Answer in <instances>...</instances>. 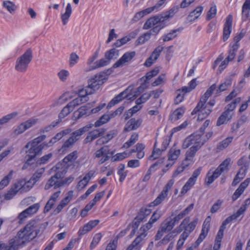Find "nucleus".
I'll return each mask as SVG.
<instances>
[{"instance_id": "f257e3e1", "label": "nucleus", "mask_w": 250, "mask_h": 250, "mask_svg": "<svg viewBox=\"0 0 250 250\" xmlns=\"http://www.w3.org/2000/svg\"><path fill=\"white\" fill-rule=\"evenodd\" d=\"M41 226L39 222L35 220L31 221L22 229L18 232L16 238L19 241L21 240V243L33 240L40 232Z\"/></svg>"}, {"instance_id": "f03ea898", "label": "nucleus", "mask_w": 250, "mask_h": 250, "mask_svg": "<svg viewBox=\"0 0 250 250\" xmlns=\"http://www.w3.org/2000/svg\"><path fill=\"white\" fill-rule=\"evenodd\" d=\"M216 89V85L212 84L207 90L204 95L201 98L197 106L192 111L191 114L194 115L198 113V120L202 121L206 118L211 112V109L208 108L207 105H205L208 99L211 96L213 91Z\"/></svg>"}, {"instance_id": "7ed1b4c3", "label": "nucleus", "mask_w": 250, "mask_h": 250, "mask_svg": "<svg viewBox=\"0 0 250 250\" xmlns=\"http://www.w3.org/2000/svg\"><path fill=\"white\" fill-rule=\"evenodd\" d=\"M45 138V135L39 136L31 142H29L25 146V147L26 148L30 147L28 154L26 156V165H32L33 163L32 162V161L35 156L40 153L44 146H48V145L45 143L40 144Z\"/></svg>"}, {"instance_id": "20e7f679", "label": "nucleus", "mask_w": 250, "mask_h": 250, "mask_svg": "<svg viewBox=\"0 0 250 250\" xmlns=\"http://www.w3.org/2000/svg\"><path fill=\"white\" fill-rule=\"evenodd\" d=\"M66 172V171L64 169L57 171L54 175L51 176L47 181L44 186V189L48 190L51 188H53L54 189H56L64 185H68L72 183L74 179V177L72 176L64 179H62Z\"/></svg>"}, {"instance_id": "39448f33", "label": "nucleus", "mask_w": 250, "mask_h": 250, "mask_svg": "<svg viewBox=\"0 0 250 250\" xmlns=\"http://www.w3.org/2000/svg\"><path fill=\"white\" fill-rule=\"evenodd\" d=\"M93 126V125L89 124L73 132L69 138L64 142L62 146L58 150L59 152L62 154L67 152L69 149L72 147L76 142L81 138V136Z\"/></svg>"}, {"instance_id": "423d86ee", "label": "nucleus", "mask_w": 250, "mask_h": 250, "mask_svg": "<svg viewBox=\"0 0 250 250\" xmlns=\"http://www.w3.org/2000/svg\"><path fill=\"white\" fill-rule=\"evenodd\" d=\"M32 58V51L29 48L17 58L15 66V70L20 73L25 72Z\"/></svg>"}, {"instance_id": "0eeeda50", "label": "nucleus", "mask_w": 250, "mask_h": 250, "mask_svg": "<svg viewBox=\"0 0 250 250\" xmlns=\"http://www.w3.org/2000/svg\"><path fill=\"white\" fill-rule=\"evenodd\" d=\"M189 217H188L185 218L181 222L180 225L175 229L173 232L179 233L184 229L185 231L183 232H187L188 236L189 234L194 229L197 224V220H196L190 223H189Z\"/></svg>"}, {"instance_id": "6e6552de", "label": "nucleus", "mask_w": 250, "mask_h": 250, "mask_svg": "<svg viewBox=\"0 0 250 250\" xmlns=\"http://www.w3.org/2000/svg\"><path fill=\"white\" fill-rule=\"evenodd\" d=\"M106 79V75L104 73L96 74L88 81L87 87L93 92L99 89Z\"/></svg>"}, {"instance_id": "1a4fd4ad", "label": "nucleus", "mask_w": 250, "mask_h": 250, "mask_svg": "<svg viewBox=\"0 0 250 250\" xmlns=\"http://www.w3.org/2000/svg\"><path fill=\"white\" fill-rule=\"evenodd\" d=\"M205 141L202 140L201 135L193 134L188 137L183 144V148H187L192 146L200 148L205 143Z\"/></svg>"}, {"instance_id": "9d476101", "label": "nucleus", "mask_w": 250, "mask_h": 250, "mask_svg": "<svg viewBox=\"0 0 250 250\" xmlns=\"http://www.w3.org/2000/svg\"><path fill=\"white\" fill-rule=\"evenodd\" d=\"M174 182V181L173 180H170L165 186L161 193L156 198V199L149 204V207H155L160 204L162 201L164 200V199L167 197V193L172 187Z\"/></svg>"}, {"instance_id": "9b49d317", "label": "nucleus", "mask_w": 250, "mask_h": 250, "mask_svg": "<svg viewBox=\"0 0 250 250\" xmlns=\"http://www.w3.org/2000/svg\"><path fill=\"white\" fill-rule=\"evenodd\" d=\"M173 224L168 218L166 219L163 222L155 236V240H160L165 233L171 230L174 228Z\"/></svg>"}, {"instance_id": "f8f14e48", "label": "nucleus", "mask_w": 250, "mask_h": 250, "mask_svg": "<svg viewBox=\"0 0 250 250\" xmlns=\"http://www.w3.org/2000/svg\"><path fill=\"white\" fill-rule=\"evenodd\" d=\"M168 19V16L164 15L162 14L160 15L156 16L153 17H151L148 19L146 21L145 23L143 29H148L152 27V26L161 22H163L165 20Z\"/></svg>"}, {"instance_id": "ddd939ff", "label": "nucleus", "mask_w": 250, "mask_h": 250, "mask_svg": "<svg viewBox=\"0 0 250 250\" xmlns=\"http://www.w3.org/2000/svg\"><path fill=\"white\" fill-rule=\"evenodd\" d=\"M38 119H30L27 121L21 124L14 130V134L16 135H20L24 132L26 130L30 128L37 124Z\"/></svg>"}, {"instance_id": "4468645a", "label": "nucleus", "mask_w": 250, "mask_h": 250, "mask_svg": "<svg viewBox=\"0 0 250 250\" xmlns=\"http://www.w3.org/2000/svg\"><path fill=\"white\" fill-rule=\"evenodd\" d=\"M135 56V52L134 51L125 53L123 56L114 64L113 67L114 68H118L123 66L126 63L130 62Z\"/></svg>"}, {"instance_id": "2eb2a0df", "label": "nucleus", "mask_w": 250, "mask_h": 250, "mask_svg": "<svg viewBox=\"0 0 250 250\" xmlns=\"http://www.w3.org/2000/svg\"><path fill=\"white\" fill-rule=\"evenodd\" d=\"M232 24V16L231 15H229L226 18L223 29V39L224 42L227 41L229 37L231 32Z\"/></svg>"}, {"instance_id": "dca6fc26", "label": "nucleus", "mask_w": 250, "mask_h": 250, "mask_svg": "<svg viewBox=\"0 0 250 250\" xmlns=\"http://www.w3.org/2000/svg\"><path fill=\"white\" fill-rule=\"evenodd\" d=\"M143 120L139 118H132L130 119L126 124L124 131L128 132L133 130H136L138 128L142 125Z\"/></svg>"}, {"instance_id": "f3484780", "label": "nucleus", "mask_w": 250, "mask_h": 250, "mask_svg": "<svg viewBox=\"0 0 250 250\" xmlns=\"http://www.w3.org/2000/svg\"><path fill=\"white\" fill-rule=\"evenodd\" d=\"M163 48L164 47L161 46H158L156 47L153 51L150 56L146 60L144 64L145 65L146 67L150 66L158 58Z\"/></svg>"}, {"instance_id": "a211bd4d", "label": "nucleus", "mask_w": 250, "mask_h": 250, "mask_svg": "<svg viewBox=\"0 0 250 250\" xmlns=\"http://www.w3.org/2000/svg\"><path fill=\"white\" fill-rule=\"evenodd\" d=\"M193 207L194 204H191L177 215L175 216L173 218H169L168 219L170 221H171V223L173 224V225L175 226V224L178 223L180 220L183 218L186 215L188 214L193 208Z\"/></svg>"}, {"instance_id": "6ab92c4d", "label": "nucleus", "mask_w": 250, "mask_h": 250, "mask_svg": "<svg viewBox=\"0 0 250 250\" xmlns=\"http://www.w3.org/2000/svg\"><path fill=\"white\" fill-rule=\"evenodd\" d=\"M193 207L194 204H191L177 215L175 216L173 218H169L168 219L170 221H171V223L173 224V225L175 226V224L178 223L180 220L183 218L186 215L188 214L193 208Z\"/></svg>"}, {"instance_id": "aec40b11", "label": "nucleus", "mask_w": 250, "mask_h": 250, "mask_svg": "<svg viewBox=\"0 0 250 250\" xmlns=\"http://www.w3.org/2000/svg\"><path fill=\"white\" fill-rule=\"evenodd\" d=\"M193 207L194 204H191L177 215L175 216L173 218H169L168 219L170 221H171V223L173 224V225L175 226V224L178 223L180 220L183 218L186 215L188 214L193 208Z\"/></svg>"}, {"instance_id": "412c9836", "label": "nucleus", "mask_w": 250, "mask_h": 250, "mask_svg": "<svg viewBox=\"0 0 250 250\" xmlns=\"http://www.w3.org/2000/svg\"><path fill=\"white\" fill-rule=\"evenodd\" d=\"M161 214L160 212L155 211L152 215L149 221L145 225L141 228V230L142 229L144 231H147L152 227V225L157 221L161 217Z\"/></svg>"}, {"instance_id": "4be33fe9", "label": "nucleus", "mask_w": 250, "mask_h": 250, "mask_svg": "<svg viewBox=\"0 0 250 250\" xmlns=\"http://www.w3.org/2000/svg\"><path fill=\"white\" fill-rule=\"evenodd\" d=\"M29 181L25 183L24 181H21L16 183L11 188L16 193L20 190L21 192H23L29 190L32 188V186H29Z\"/></svg>"}, {"instance_id": "5701e85b", "label": "nucleus", "mask_w": 250, "mask_h": 250, "mask_svg": "<svg viewBox=\"0 0 250 250\" xmlns=\"http://www.w3.org/2000/svg\"><path fill=\"white\" fill-rule=\"evenodd\" d=\"M99 220H95L89 221L85 224L83 228L80 229L78 233L81 236L85 234L90 231L93 228L95 227L99 223Z\"/></svg>"}, {"instance_id": "b1692460", "label": "nucleus", "mask_w": 250, "mask_h": 250, "mask_svg": "<svg viewBox=\"0 0 250 250\" xmlns=\"http://www.w3.org/2000/svg\"><path fill=\"white\" fill-rule=\"evenodd\" d=\"M140 230L143 232L136 238L132 244L128 247V249H130V250H139L140 243L146 235V231H144L142 229H140Z\"/></svg>"}, {"instance_id": "393cba45", "label": "nucleus", "mask_w": 250, "mask_h": 250, "mask_svg": "<svg viewBox=\"0 0 250 250\" xmlns=\"http://www.w3.org/2000/svg\"><path fill=\"white\" fill-rule=\"evenodd\" d=\"M78 158V151H74L65 157L62 161L66 167L72 166Z\"/></svg>"}, {"instance_id": "a878e982", "label": "nucleus", "mask_w": 250, "mask_h": 250, "mask_svg": "<svg viewBox=\"0 0 250 250\" xmlns=\"http://www.w3.org/2000/svg\"><path fill=\"white\" fill-rule=\"evenodd\" d=\"M203 7L201 6L197 7L194 10L191 12L188 16V18L190 21H194L201 15Z\"/></svg>"}, {"instance_id": "bb28decb", "label": "nucleus", "mask_w": 250, "mask_h": 250, "mask_svg": "<svg viewBox=\"0 0 250 250\" xmlns=\"http://www.w3.org/2000/svg\"><path fill=\"white\" fill-rule=\"evenodd\" d=\"M109 63V61L108 60H106L105 59H102L99 61H96L95 62V65L92 66L89 68L88 69H86L85 71L88 72L91 71L92 70H94L99 67H103L107 65Z\"/></svg>"}, {"instance_id": "cd10ccee", "label": "nucleus", "mask_w": 250, "mask_h": 250, "mask_svg": "<svg viewBox=\"0 0 250 250\" xmlns=\"http://www.w3.org/2000/svg\"><path fill=\"white\" fill-rule=\"evenodd\" d=\"M128 90V89H126L125 91L120 93L117 96L115 97L108 104V106L111 107L114 106V105L117 104L120 102H121L124 98H125V94L126 93V91Z\"/></svg>"}, {"instance_id": "c85d7f7f", "label": "nucleus", "mask_w": 250, "mask_h": 250, "mask_svg": "<svg viewBox=\"0 0 250 250\" xmlns=\"http://www.w3.org/2000/svg\"><path fill=\"white\" fill-rule=\"evenodd\" d=\"M2 6L11 14H13L17 8L15 4L10 0H4Z\"/></svg>"}, {"instance_id": "c756f323", "label": "nucleus", "mask_w": 250, "mask_h": 250, "mask_svg": "<svg viewBox=\"0 0 250 250\" xmlns=\"http://www.w3.org/2000/svg\"><path fill=\"white\" fill-rule=\"evenodd\" d=\"M180 154V150L177 149L175 147H172L169 151L168 155V161H173L177 160Z\"/></svg>"}, {"instance_id": "7c9ffc66", "label": "nucleus", "mask_w": 250, "mask_h": 250, "mask_svg": "<svg viewBox=\"0 0 250 250\" xmlns=\"http://www.w3.org/2000/svg\"><path fill=\"white\" fill-rule=\"evenodd\" d=\"M232 137H228L220 142L217 146L218 151H220L227 148L232 141Z\"/></svg>"}, {"instance_id": "2f4dec72", "label": "nucleus", "mask_w": 250, "mask_h": 250, "mask_svg": "<svg viewBox=\"0 0 250 250\" xmlns=\"http://www.w3.org/2000/svg\"><path fill=\"white\" fill-rule=\"evenodd\" d=\"M72 12L71 4L68 3L66 7L65 13L62 15L61 18L63 24L65 25L68 20Z\"/></svg>"}, {"instance_id": "473e14b6", "label": "nucleus", "mask_w": 250, "mask_h": 250, "mask_svg": "<svg viewBox=\"0 0 250 250\" xmlns=\"http://www.w3.org/2000/svg\"><path fill=\"white\" fill-rule=\"evenodd\" d=\"M242 13L245 18L250 17V0H245L242 6Z\"/></svg>"}, {"instance_id": "72a5a7b5", "label": "nucleus", "mask_w": 250, "mask_h": 250, "mask_svg": "<svg viewBox=\"0 0 250 250\" xmlns=\"http://www.w3.org/2000/svg\"><path fill=\"white\" fill-rule=\"evenodd\" d=\"M91 108V106L90 104H88L86 105L83 106L79 108L77 111L78 113V118H81L84 115H87L88 111Z\"/></svg>"}, {"instance_id": "f704fd0d", "label": "nucleus", "mask_w": 250, "mask_h": 250, "mask_svg": "<svg viewBox=\"0 0 250 250\" xmlns=\"http://www.w3.org/2000/svg\"><path fill=\"white\" fill-rule=\"evenodd\" d=\"M74 109L70 104L68 103L63 108L61 112L59 114V119H62L65 116H67L71 112H72Z\"/></svg>"}, {"instance_id": "c9c22d12", "label": "nucleus", "mask_w": 250, "mask_h": 250, "mask_svg": "<svg viewBox=\"0 0 250 250\" xmlns=\"http://www.w3.org/2000/svg\"><path fill=\"white\" fill-rule=\"evenodd\" d=\"M232 83V77H229L226 79L225 82L220 85L218 89L217 90V93L224 91L228 89L229 87Z\"/></svg>"}, {"instance_id": "e433bc0d", "label": "nucleus", "mask_w": 250, "mask_h": 250, "mask_svg": "<svg viewBox=\"0 0 250 250\" xmlns=\"http://www.w3.org/2000/svg\"><path fill=\"white\" fill-rule=\"evenodd\" d=\"M13 172V170H11L7 176H5L0 182V190L3 189L8 185L10 180L12 179Z\"/></svg>"}, {"instance_id": "4c0bfd02", "label": "nucleus", "mask_w": 250, "mask_h": 250, "mask_svg": "<svg viewBox=\"0 0 250 250\" xmlns=\"http://www.w3.org/2000/svg\"><path fill=\"white\" fill-rule=\"evenodd\" d=\"M21 243L18 239L15 238L11 239L9 242V246L5 248V250H16L18 248L19 245Z\"/></svg>"}, {"instance_id": "58836bf2", "label": "nucleus", "mask_w": 250, "mask_h": 250, "mask_svg": "<svg viewBox=\"0 0 250 250\" xmlns=\"http://www.w3.org/2000/svg\"><path fill=\"white\" fill-rule=\"evenodd\" d=\"M196 181L190 178L183 187L181 193L185 194L195 184Z\"/></svg>"}, {"instance_id": "ea45409f", "label": "nucleus", "mask_w": 250, "mask_h": 250, "mask_svg": "<svg viewBox=\"0 0 250 250\" xmlns=\"http://www.w3.org/2000/svg\"><path fill=\"white\" fill-rule=\"evenodd\" d=\"M242 168H241L237 173L235 176L233 181L232 183V186H235L237 184H238L240 181L244 177L246 169H243V171L241 172V170Z\"/></svg>"}, {"instance_id": "a19ab883", "label": "nucleus", "mask_w": 250, "mask_h": 250, "mask_svg": "<svg viewBox=\"0 0 250 250\" xmlns=\"http://www.w3.org/2000/svg\"><path fill=\"white\" fill-rule=\"evenodd\" d=\"M159 71V69L158 68H155L152 70L147 72L145 77H142L141 80L145 79L144 82L146 83H147V81L150 80L151 78L156 76Z\"/></svg>"}, {"instance_id": "79ce46f5", "label": "nucleus", "mask_w": 250, "mask_h": 250, "mask_svg": "<svg viewBox=\"0 0 250 250\" xmlns=\"http://www.w3.org/2000/svg\"><path fill=\"white\" fill-rule=\"evenodd\" d=\"M148 85L147 83L144 82L142 83L140 86H139L136 90L134 92L133 95V99H135L136 97L139 96L142 93H143L146 88H147Z\"/></svg>"}, {"instance_id": "37998d69", "label": "nucleus", "mask_w": 250, "mask_h": 250, "mask_svg": "<svg viewBox=\"0 0 250 250\" xmlns=\"http://www.w3.org/2000/svg\"><path fill=\"white\" fill-rule=\"evenodd\" d=\"M199 149L196 146H191L186 152V157H187V159L189 160L190 162H192L193 158Z\"/></svg>"}, {"instance_id": "c03bdc74", "label": "nucleus", "mask_w": 250, "mask_h": 250, "mask_svg": "<svg viewBox=\"0 0 250 250\" xmlns=\"http://www.w3.org/2000/svg\"><path fill=\"white\" fill-rule=\"evenodd\" d=\"M17 115L18 113L17 112H13L0 119V128L3 125L8 123L10 120L14 118Z\"/></svg>"}, {"instance_id": "a18cd8bd", "label": "nucleus", "mask_w": 250, "mask_h": 250, "mask_svg": "<svg viewBox=\"0 0 250 250\" xmlns=\"http://www.w3.org/2000/svg\"><path fill=\"white\" fill-rule=\"evenodd\" d=\"M138 139V134L136 133H134L132 134V135L131 136L130 139L128 141L126 142L124 145V147L125 148H128L131 146H132L133 144H134L136 142Z\"/></svg>"}, {"instance_id": "49530a36", "label": "nucleus", "mask_w": 250, "mask_h": 250, "mask_svg": "<svg viewBox=\"0 0 250 250\" xmlns=\"http://www.w3.org/2000/svg\"><path fill=\"white\" fill-rule=\"evenodd\" d=\"M180 31L181 30L180 29H177L172 30L169 33H168V34L164 36L163 39V41L165 42L172 40L177 36L176 33L177 32H180Z\"/></svg>"}, {"instance_id": "de8ad7c7", "label": "nucleus", "mask_w": 250, "mask_h": 250, "mask_svg": "<svg viewBox=\"0 0 250 250\" xmlns=\"http://www.w3.org/2000/svg\"><path fill=\"white\" fill-rule=\"evenodd\" d=\"M108 146H104L96 151V152L94 153V158H99L105 154H108Z\"/></svg>"}, {"instance_id": "09e8293b", "label": "nucleus", "mask_w": 250, "mask_h": 250, "mask_svg": "<svg viewBox=\"0 0 250 250\" xmlns=\"http://www.w3.org/2000/svg\"><path fill=\"white\" fill-rule=\"evenodd\" d=\"M57 75L61 82H65L69 76V72L66 70L62 69L58 73Z\"/></svg>"}, {"instance_id": "8fccbe9b", "label": "nucleus", "mask_w": 250, "mask_h": 250, "mask_svg": "<svg viewBox=\"0 0 250 250\" xmlns=\"http://www.w3.org/2000/svg\"><path fill=\"white\" fill-rule=\"evenodd\" d=\"M88 99H85L83 98H81V97H78L75 99H74L71 102H69L70 105H71L74 109L75 107L85 102H87Z\"/></svg>"}, {"instance_id": "3c124183", "label": "nucleus", "mask_w": 250, "mask_h": 250, "mask_svg": "<svg viewBox=\"0 0 250 250\" xmlns=\"http://www.w3.org/2000/svg\"><path fill=\"white\" fill-rule=\"evenodd\" d=\"M109 121V117L107 114H104L101 118L97 121L94 124L95 127H99L102 125L106 123Z\"/></svg>"}, {"instance_id": "603ef678", "label": "nucleus", "mask_w": 250, "mask_h": 250, "mask_svg": "<svg viewBox=\"0 0 250 250\" xmlns=\"http://www.w3.org/2000/svg\"><path fill=\"white\" fill-rule=\"evenodd\" d=\"M151 96V93H145L138 98L136 103L138 105H141L142 104L146 102Z\"/></svg>"}, {"instance_id": "864d4df0", "label": "nucleus", "mask_w": 250, "mask_h": 250, "mask_svg": "<svg viewBox=\"0 0 250 250\" xmlns=\"http://www.w3.org/2000/svg\"><path fill=\"white\" fill-rule=\"evenodd\" d=\"M106 129L104 128H99L94 129L90 132V133L95 138V139L103 136L105 132Z\"/></svg>"}, {"instance_id": "5fc2aeb1", "label": "nucleus", "mask_w": 250, "mask_h": 250, "mask_svg": "<svg viewBox=\"0 0 250 250\" xmlns=\"http://www.w3.org/2000/svg\"><path fill=\"white\" fill-rule=\"evenodd\" d=\"M239 45V43L234 44L232 46V49L230 50L229 55L226 58V59L228 60V61H232L234 59L235 56L236 52L238 49Z\"/></svg>"}, {"instance_id": "6e6d98bb", "label": "nucleus", "mask_w": 250, "mask_h": 250, "mask_svg": "<svg viewBox=\"0 0 250 250\" xmlns=\"http://www.w3.org/2000/svg\"><path fill=\"white\" fill-rule=\"evenodd\" d=\"M162 151V149L161 148H156V143H155L154 149L152 151L151 155L150 156L149 159L152 160H155L159 158V157L161 155Z\"/></svg>"}, {"instance_id": "4d7b16f0", "label": "nucleus", "mask_w": 250, "mask_h": 250, "mask_svg": "<svg viewBox=\"0 0 250 250\" xmlns=\"http://www.w3.org/2000/svg\"><path fill=\"white\" fill-rule=\"evenodd\" d=\"M151 33L148 31L140 36L137 40L138 44H143L147 41L151 37Z\"/></svg>"}, {"instance_id": "13d9d810", "label": "nucleus", "mask_w": 250, "mask_h": 250, "mask_svg": "<svg viewBox=\"0 0 250 250\" xmlns=\"http://www.w3.org/2000/svg\"><path fill=\"white\" fill-rule=\"evenodd\" d=\"M230 158H227L218 167L223 172L225 171H228L229 169V166L230 165Z\"/></svg>"}, {"instance_id": "bf43d9fd", "label": "nucleus", "mask_w": 250, "mask_h": 250, "mask_svg": "<svg viewBox=\"0 0 250 250\" xmlns=\"http://www.w3.org/2000/svg\"><path fill=\"white\" fill-rule=\"evenodd\" d=\"M216 12L217 9L216 6H213L211 7L207 13L206 20L209 21L210 20L214 18L216 15Z\"/></svg>"}, {"instance_id": "052dcab7", "label": "nucleus", "mask_w": 250, "mask_h": 250, "mask_svg": "<svg viewBox=\"0 0 250 250\" xmlns=\"http://www.w3.org/2000/svg\"><path fill=\"white\" fill-rule=\"evenodd\" d=\"M208 229H205V228H202V232L201 234L199 235V238L195 242V246H198L202 242V241L206 237L208 233Z\"/></svg>"}, {"instance_id": "680f3d73", "label": "nucleus", "mask_w": 250, "mask_h": 250, "mask_svg": "<svg viewBox=\"0 0 250 250\" xmlns=\"http://www.w3.org/2000/svg\"><path fill=\"white\" fill-rule=\"evenodd\" d=\"M40 207V204L36 203L30 206L27 208H26V210L28 214H29L30 215H32L38 211Z\"/></svg>"}, {"instance_id": "e2e57ef3", "label": "nucleus", "mask_w": 250, "mask_h": 250, "mask_svg": "<svg viewBox=\"0 0 250 250\" xmlns=\"http://www.w3.org/2000/svg\"><path fill=\"white\" fill-rule=\"evenodd\" d=\"M93 93V91L90 90L88 87L87 86L85 89H82L79 90L78 93V96L81 97V98H83L85 99H88L87 97L88 94H91Z\"/></svg>"}, {"instance_id": "0e129e2a", "label": "nucleus", "mask_w": 250, "mask_h": 250, "mask_svg": "<svg viewBox=\"0 0 250 250\" xmlns=\"http://www.w3.org/2000/svg\"><path fill=\"white\" fill-rule=\"evenodd\" d=\"M196 85V79H194L190 82L188 87H184L182 88V91L185 93L190 92L195 88Z\"/></svg>"}, {"instance_id": "69168bd1", "label": "nucleus", "mask_w": 250, "mask_h": 250, "mask_svg": "<svg viewBox=\"0 0 250 250\" xmlns=\"http://www.w3.org/2000/svg\"><path fill=\"white\" fill-rule=\"evenodd\" d=\"M118 55V51L114 48L111 49L106 52L105 57L109 61L113 59L115 56Z\"/></svg>"}, {"instance_id": "338daca9", "label": "nucleus", "mask_w": 250, "mask_h": 250, "mask_svg": "<svg viewBox=\"0 0 250 250\" xmlns=\"http://www.w3.org/2000/svg\"><path fill=\"white\" fill-rule=\"evenodd\" d=\"M188 237V234L187 232H183L180 236V238L178 241L177 244V249L179 250L182 248L184 244L185 240Z\"/></svg>"}, {"instance_id": "774afa93", "label": "nucleus", "mask_w": 250, "mask_h": 250, "mask_svg": "<svg viewBox=\"0 0 250 250\" xmlns=\"http://www.w3.org/2000/svg\"><path fill=\"white\" fill-rule=\"evenodd\" d=\"M184 112V109L182 108H178L173 113L172 117L174 118L175 120L177 121L183 116Z\"/></svg>"}]
</instances>
